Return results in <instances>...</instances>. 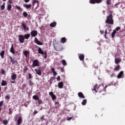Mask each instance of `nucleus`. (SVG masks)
Returning <instances> with one entry per match:
<instances>
[{"label":"nucleus","mask_w":125,"mask_h":125,"mask_svg":"<svg viewBox=\"0 0 125 125\" xmlns=\"http://www.w3.org/2000/svg\"><path fill=\"white\" fill-rule=\"evenodd\" d=\"M105 24H109V25H114L113 14H110L109 16L106 17V19L105 21Z\"/></svg>","instance_id":"1"},{"label":"nucleus","mask_w":125,"mask_h":125,"mask_svg":"<svg viewBox=\"0 0 125 125\" xmlns=\"http://www.w3.org/2000/svg\"><path fill=\"white\" fill-rule=\"evenodd\" d=\"M40 66V62L38 60V59L35 60L33 62L32 67L33 68H35V67H39Z\"/></svg>","instance_id":"2"},{"label":"nucleus","mask_w":125,"mask_h":125,"mask_svg":"<svg viewBox=\"0 0 125 125\" xmlns=\"http://www.w3.org/2000/svg\"><path fill=\"white\" fill-rule=\"evenodd\" d=\"M9 58L10 59V62L12 63V65H14V64H17L18 63L17 59H16L15 57L13 58L11 56H9Z\"/></svg>","instance_id":"3"},{"label":"nucleus","mask_w":125,"mask_h":125,"mask_svg":"<svg viewBox=\"0 0 125 125\" xmlns=\"http://www.w3.org/2000/svg\"><path fill=\"white\" fill-rule=\"evenodd\" d=\"M103 0H89V2L91 4H95V3H101Z\"/></svg>","instance_id":"4"},{"label":"nucleus","mask_w":125,"mask_h":125,"mask_svg":"<svg viewBox=\"0 0 125 125\" xmlns=\"http://www.w3.org/2000/svg\"><path fill=\"white\" fill-rule=\"evenodd\" d=\"M17 78V75L15 73L13 74V75H11V80L13 81H11V83H15V81L16 79Z\"/></svg>","instance_id":"5"},{"label":"nucleus","mask_w":125,"mask_h":125,"mask_svg":"<svg viewBox=\"0 0 125 125\" xmlns=\"http://www.w3.org/2000/svg\"><path fill=\"white\" fill-rule=\"evenodd\" d=\"M19 41L21 43H24V41H25V38L24 35H19Z\"/></svg>","instance_id":"6"},{"label":"nucleus","mask_w":125,"mask_h":125,"mask_svg":"<svg viewBox=\"0 0 125 125\" xmlns=\"http://www.w3.org/2000/svg\"><path fill=\"white\" fill-rule=\"evenodd\" d=\"M34 42L35 43H37L38 45H43V43L38 38H35L34 40Z\"/></svg>","instance_id":"7"},{"label":"nucleus","mask_w":125,"mask_h":125,"mask_svg":"<svg viewBox=\"0 0 125 125\" xmlns=\"http://www.w3.org/2000/svg\"><path fill=\"white\" fill-rule=\"evenodd\" d=\"M55 48L57 51H62V50H63V46L58 45Z\"/></svg>","instance_id":"8"},{"label":"nucleus","mask_w":125,"mask_h":125,"mask_svg":"<svg viewBox=\"0 0 125 125\" xmlns=\"http://www.w3.org/2000/svg\"><path fill=\"white\" fill-rule=\"evenodd\" d=\"M30 34L31 37L35 38V37H37V36H38V31L33 30L31 32Z\"/></svg>","instance_id":"9"},{"label":"nucleus","mask_w":125,"mask_h":125,"mask_svg":"<svg viewBox=\"0 0 125 125\" xmlns=\"http://www.w3.org/2000/svg\"><path fill=\"white\" fill-rule=\"evenodd\" d=\"M23 123V120H22V117L20 116L18 118V119L17 120V125H20L21 124V123Z\"/></svg>","instance_id":"10"},{"label":"nucleus","mask_w":125,"mask_h":125,"mask_svg":"<svg viewBox=\"0 0 125 125\" xmlns=\"http://www.w3.org/2000/svg\"><path fill=\"white\" fill-rule=\"evenodd\" d=\"M34 71L37 75L42 76V70L41 69H35Z\"/></svg>","instance_id":"11"},{"label":"nucleus","mask_w":125,"mask_h":125,"mask_svg":"<svg viewBox=\"0 0 125 125\" xmlns=\"http://www.w3.org/2000/svg\"><path fill=\"white\" fill-rule=\"evenodd\" d=\"M10 52L12 53V54H15V50L14 49V45H13V44H11Z\"/></svg>","instance_id":"12"},{"label":"nucleus","mask_w":125,"mask_h":125,"mask_svg":"<svg viewBox=\"0 0 125 125\" xmlns=\"http://www.w3.org/2000/svg\"><path fill=\"white\" fill-rule=\"evenodd\" d=\"M23 6L25 7L26 9H31L32 4H23Z\"/></svg>","instance_id":"13"},{"label":"nucleus","mask_w":125,"mask_h":125,"mask_svg":"<svg viewBox=\"0 0 125 125\" xmlns=\"http://www.w3.org/2000/svg\"><path fill=\"white\" fill-rule=\"evenodd\" d=\"M49 94L51 96L52 100H55L56 99V96L53 93V92H50Z\"/></svg>","instance_id":"14"},{"label":"nucleus","mask_w":125,"mask_h":125,"mask_svg":"<svg viewBox=\"0 0 125 125\" xmlns=\"http://www.w3.org/2000/svg\"><path fill=\"white\" fill-rule=\"evenodd\" d=\"M122 62V59L121 58H118L115 59V64H119V63H121Z\"/></svg>","instance_id":"15"},{"label":"nucleus","mask_w":125,"mask_h":125,"mask_svg":"<svg viewBox=\"0 0 125 125\" xmlns=\"http://www.w3.org/2000/svg\"><path fill=\"white\" fill-rule=\"evenodd\" d=\"M79 58L81 61L84 60V55L83 54H80L79 55Z\"/></svg>","instance_id":"16"},{"label":"nucleus","mask_w":125,"mask_h":125,"mask_svg":"<svg viewBox=\"0 0 125 125\" xmlns=\"http://www.w3.org/2000/svg\"><path fill=\"white\" fill-rule=\"evenodd\" d=\"M36 47H38V53H39L40 54H42V55L44 54V52H43V51L42 50V48H41L40 47H39L37 45H36Z\"/></svg>","instance_id":"17"},{"label":"nucleus","mask_w":125,"mask_h":125,"mask_svg":"<svg viewBox=\"0 0 125 125\" xmlns=\"http://www.w3.org/2000/svg\"><path fill=\"white\" fill-rule=\"evenodd\" d=\"M99 89V87H98V85L97 84H96L92 89L93 91H95V92H97V90Z\"/></svg>","instance_id":"18"},{"label":"nucleus","mask_w":125,"mask_h":125,"mask_svg":"<svg viewBox=\"0 0 125 125\" xmlns=\"http://www.w3.org/2000/svg\"><path fill=\"white\" fill-rule=\"evenodd\" d=\"M63 85H64V84L62 82L59 83L58 84V86L59 88H63Z\"/></svg>","instance_id":"19"},{"label":"nucleus","mask_w":125,"mask_h":125,"mask_svg":"<svg viewBox=\"0 0 125 125\" xmlns=\"http://www.w3.org/2000/svg\"><path fill=\"white\" fill-rule=\"evenodd\" d=\"M124 75V71H121L117 75V79H121Z\"/></svg>","instance_id":"20"},{"label":"nucleus","mask_w":125,"mask_h":125,"mask_svg":"<svg viewBox=\"0 0 125 125\" xmlns=\"http://www.w3.org/2000/svg\"><path fill=\"white\" fill-rule=\"evenodd\" d=\"M4 54H5L4 50H2L0 53V56L1 57L2 59H3V58H4Z\"/></svg>","instance_id":"21"},{"label":"nucleus","mask_w":125,"mask_h":125,"mask_svg":"<svg viewBox=\"0 0 125 125\" xmlns=\"http://www.w3.org/2000/svg\"><path fill=\"white\" fill-rule=\"evenodd\" d=\"M7 84V82H6V81L2 80V82L1 83V85L2 86H5Z\"/></svg>","instance_id":"22"},{"label":"nucleus","mask_w":125,"mask_h":125,"mask_svg":"<svg viewBox=\"0 0 125 125\" xmlns=\"http://www.w3.org/2000/svg\"><path fill=\"white\" fill-rule=\"evenodd\" d=\"M23 54L26 58H29V57L30 56V55H29V52L28 51H24Z\"/></svg>","instance_id":"23"},{"label":"nucleus","mask_w":125,"mask_h":125,"mask_svg":"<svg viewBox=\"0 0 125 125\" xmlns=\"http://www.w3.org/2000/svg\"><path fill=\"white\" fill-rule=\"evenodd\" d=\"M78 96L79 97H80V98H83V99H84V96L83 95V94L82 92H79L78 93Z\"/></svg>","instance_id":"24"},{"label":"nucleus","mask_w":125,"mask_h":125,"mask_svg":"<svg viewBox=\"0 0 125 125\" xmlns=\"http://www.w3.org/2000/svg\"><path fill=\"white\" fill-rule=\"evenodd\" d=\"M120 69H121V66H120V65H117V67L114 68V72H117L118 71H119V70H120Z\"/></svg>","instance_id":"25"},{"label":"nucleus","mask_w":125,"mask_h":125,"mask_svg":"<svg viewBox=\"0 0 125 125\" xmlns=\"http://www.w3.org/2000/svg\"><path fill=\"white\" fill-rule=\"evenodd\" d=\"M11 8H12V6L10 4H8L7 6V9L8 11H11Z\"/></svg>","instance_id":"26"},{"label":"nucleus","mask_w":125,"mask_h":125,"mask_svg":"<svg viewBox=\"0 0 125 125\" xmlns=\"http://www.w3.org/2000/svg\"><path fill=\"white\" fill-rule=\"evenodd\" d=\"M56 25H57V22H51L50 24V26L54 27H55L56 26Z\"/></svg>","instance_id":"27"},{"label":"nucleus","mask_w":125,"mask_h":125,"mask_svg":"<svg viewBox=\"0 0 125 125\" xmlns=\"http://www.w3.org/2000/svg\"><path fill=\"white\" fill-rule=\"evenodd\" d=\"M23 37L24 38V39H25V40H29V38L31 37V35H30V34H27L24 35Z\"/></svg>","instance_id":"28"},{"label":"nucleus","mask_w":125,"mask_h":125,"mask_svg":"<svg viewBox=\"0 0 125 125\" xmlns=\"http://www.w3.org/2000/svg\"><path fill=\"white\" fill-rule=\"evenodd\" d=\"M51 72L53 73V75L54 76H55L57 75V72H56V71H55V69H54V68H52L51 69Z\"/></svg>","instance_id":"29"},{"label":"nucleus","mask_w":125,"mask_h":125,"mask_svg":"<svg viewBox=\"0 0 125 125\" xmlns=\"http://www.w3.org/2000/svg\"><path fill=\"white\" fill-rule=\"evenodd\" d=\"M61 42H62V43H65V42H66V38L65 37H62V39H61Z\"/></svg>","instance_id":"30"},{"label":"nucleus","mask_w":125,"mask_h":125,"mask_svg":"<svg viewBox=\"0 0 125 125\" xmlns=\"http://www.w3.org/2000/svg\"><path fill=\"white\" fill-rule=\"evenodd\" d=\"M117 32H116V30H113V31L112 32V34H111V37L114 39V38H115V36Z\"/></svg>","instance_id":"31"},{"label":"nucleus","mask_w":125,"mask_h":125,"mask_svg":"<svg viewBox=\"0 0 125 125\" xmlns=\"http://www.w3.org/2000/svg\"><path fill=\"white\" fill-rule=\"evenodd\" d=\"M4 8H5V3H3L0 6L1 10H4Z\"/></svg>","instance_id":"32"},{"label":"nucleus","mask_w":125,"mask_h":125,"mask_svg":"<svg viewBox=\"0 0 125 125\" xmlns=\"http://www.w3.org/2000/svg\"><path fill=\"white\" fill-rule=\"evenodd\" d=\"M62 62L63 66H67V62H66V61L65 60H62Z\"/></svg>","instance_id":"33"},{"label":"nucleus","mask_w":125,"mask_h":125,"mask_svg":"<svg viewBox=\"0 0 125 125\" xmlns=\"http://www.w3.org/2000/svg\"><path fill=\"white\" fill-rule=\"evenodd\" d=\"M22 15L24 16V17L26 18L28 16V13H27V12L24 11L22 13Z\"/></svg>","instance_id":"34"},{"label":"nucleus","mask_w":125,"mask_h":125,"mask_svg":"<svg viewBox=\"0 0 125 125\" xmlns=\"http://www.w3.org/2000/svg\"><path fill=\"white\" fill-rule=\"evenodd\" d=\"M40 98L37 95H34L33 96V99H34V100H38Z\"/></svg>","instance_id":"35"},{"label":"nucleus","mask_w":125,"mask_h":125,"mask_svg":"<svg viewBox=\"0 0 125 125\" xmlns=\"http://www.w3.org/2000/svg\"><path fill=\"white\" fill-rule=\"evenodd\" d=\"M16 8L18 9L19 11H22V8L19 6H16Z\"/></svg>","instance_id":"36"},{"label":"nucleus","mask_w":125,"mask_h":125,"mask_svg":"<svg viewBox=\"0 0 125 125\" xmlns=\"http://www.w3.org/2000/svg\"><path fill=\"white\" fill-rule=\"evenodd\" d=\"M86 102H87L86 100H85V99L83 100V101L82 103V105H85L86 104Z\"/></svg>","instance_id":"37"},{"label":"nucleus","mask_w":125,"mask_h":125,"mask_svg":"<svg viewBox=\"0 0 125 125\" xmlns=\"http://www.w3.org/2000/svg\"><path fill=\"white\" fill-rule=\"evenodd\" d=\"M28 69V67L25 66L24 69H23V74H26V73H27V70Z\"/></svg>","instance_id":"38"},{"label":"nucleus","mask_w":125,"mask_h":125,"mask_svg":"<svg viewBox=\"0 0 125 125\" xmlns=\"http://www.w3.org/2000/svg\"><path fill=\"white\" fill-rule=\"evenodd\" d=\"M21 27H22V28L24 31L26 30V25H25V23H22L21 25Z\"/></svg>","instance_id":"39"},{"label":"nucleus","mask_w":125,"mask_h":125,"mask_svg":"<svg viewBox=\"0 0 125 125\" xmlns=\"http://www.w3.org/2000/svg\"><path fill=\"white\" fill-rule=\"evenodd\" d=\"M55 105H57L56 106V108H57V107H60V105L59 104V102H58V101H57V102H55Z\"/></svg>","instance_id":"40"},{"label":"nucleus","mask_w":125,"mask_h":125,"mask_svg":"<svg viewBox=\"0 0 125 125\" xmlns=\"http://www.w3.org/2000/svg\"><path fill=\"white\" fill-rule=\"evenodd\" d=\"M5 98H6V99H7V100H9V99H10V95L7 94L5 96Z\"/></svg>","instance_id":"41"},{"label":"nucleus","mask_w":125,"mask_h":125,"mask_svg":"<svg viewBox=\"0 0 125 125\" xmlns=\"http://www.w3.org/2000/svg\"><path fill=\"white\" fill-rule=\"evenodd\" d=\"M34 82H33V81L29 80V85H30L31 86H33V85H34Z\"/></svg>","instance_id":"42"},{"label":"nucleus","mask_w":125,"mask_h":125,"mask_svg":"<svg viewBox=\"0 0 125 125\" xmlns=\"http://www.w3.org/2000/svg\"><path fill=\"white\" fill-rule=\"evenodd\" d=\"M38 104L41 105V104H42V100H40V99H38Z\"/></svg>","instance_id":"43"},{"label":"nucleus","mask_w":125,"mask_h":125,"mask_svg":"<svg viewBox=\"0 0 125 125\" xmlns=\"http://www.w3.org/2000/svg\"><path fill=\"white\" fill-rule=\"evenodd\" d=\"M120 30H121V27L120 26H118V27H116L115 30H114L113 31H115V32H118V31H119Z\"/></svg>","instance_id":"44"},{"label":"nucleus","mask_w":125,"mask_h":125,"mask_svg":"<svg viewBox=\"0 0 125 125\" xmlns=\"http://www.w3.org/2000/svg\"><path fill=\"white\" fill-rule=\"evenodd\" d=\"M3 124L5 125H6L7 124H8V121L7 120H3Z\"/></svg>","instance_id":"45"},{"label":"nucleus","mask_w":125,"mask_h":125,"mask_svg":"<svg viewBox=\"0 0 125 125\" xmlns=\"http://www.w3.org/2000/svg\"><path fill=\"white\" fill-rule=\"evenodd\" d=\"M107 34H108V32H107V29H106L105 30V32H104V38H105V39H107V37L106 36V35H107Z\"/></svg>","instance_id":"46"},{"label":"nucleus","mask_w":125,"mask_h":125,"mask_svg":"<svg viewBox=\"0 0 125 125\" xmlns=\"http://www.w3.org/2000/svg\"><path fill=\"white\" fill-rule=\"evenodd\" d=\"M106 4L108 5L111 4V0H106Z\"/></svg>","instance_id":"47"},{"label":"nucleus","mask_w":125,"mask_h":125,"mask_svg":"<svg viewBox=\"0 0 125 125\" xmlns=\"http://www.w3.org/2000/svg\"><path fill=\"white\" fill-rule=\"evenodd\" d=\"M5 73V71L4 70V69H2L1 70V74H2V75H4Z\"/></svg>","instance_id":"48"},{"label":"nucleus","mask_w":125,"mask_h":125,"mask_svg":"<svg viewBox=\"0 0 125 125\" xmlns=\"http://www.w3.org/2000/svg\"><path fill=\"white\" fill-rule=\"evenodd\" d=\"M33 6L35 5V3H37V2H39V1L37 0H34L33 1Z\"/></svg>","instance_id":"49"},{"label":"nucleus","mask_w":125,"mask_h":125,"mask_svg":"<svg viewBox=\"0 0 125 125\" xmlns=\"http://www.w3.org/2000/svg\"><path fill=\"white\" fill-rule=\"evenodd\" d=\"M32 79V74L28 73V79L30 80Z\"/></svg>","instance_id":"50"},{"label":"nucleus","mask_w":125,"mask_h":125,"mask_svg":"<svg viewBox=\"0 0 125 125\" xmlns=\"http://www.w3.org/2000/svg\"><path fill=\"white\" fill-rule=\"evenodd\" d=\"M61 71L62 73H64L65 72V70H64V68L61 67Z\"/></svg>","instance_id":"51"},{"label":"nucleus","mask_w":125,"mask_h":125,"mask_svg":"<svg viewBox=\"0 0 125 125\" xmlns=\"http://www.w3.org/2000/svg\"><path fill=\"white\" fill-rule=\"evenodd\" d=\"M3 104V101L0 102V107H1V106H2Z\"/></svg>","instance_id":"52"},{"label":"nucleus","mask_w":125,"mask_h":125,"mask_svg":"<svg viewBox=\"0 0 125 125\" xmlns=\"http://www.w3.org/2000/svg\"><path fill=\"white\" fill-rule=\"evenodd\" d=\"M72 119H73V117H68L67 118V121H71V120H72Z\"/></svg>","instance_id":"53"},{"label":"nucleus","mask_w":125,"mask_h":125,"mask_svg":"<svg viewBox=\"0 0 125 125\" xmlns=\"http://www.w3.org/2000/svg\"><path fill=\"white\" fill-rule=\"evenodd\" d=\"M44 55H45L44 58L45 59H46V57H47V56L46 52H45L44 53Z\"/></svg>","instance_id":"54"},{"label":"nucleus","mask_w":125,"mask_h":125,"mask_svg":"<svg viewBox=\"0 0 125 125\" xmlns=\"http://www.w3.org/2000/svg\"><path fill=\"white\" fill-rule=\"evenodd\" d=\"M9 115H11V114H12V111H11V109H10V108H9Z\"/></svg>","instance_id":"55"},{"label":"nucleus","mask_w":125,"mask_h":125,"mask_svg":"<svg viewBox=\"0 0 125 125\" xmlns=\"http://www.w3.org/2000/svg\"><path fill=\"white\" fill-rule=\"evenodd\" d=\"M61 79V78H60V76H58V77L57 78V79L59 82V81H60Z\"/></svg>","instance_id":"56"},{"label":"nucleus","mask_w":125,"mask_h":125,"mask_svg":"<svg viewBox=\"0 0 125 125\" xmlns=\"http://www.w3.org/2000/svg\"><path fill=\"white\" fill-rule=\"evenodd\" d=\"M36 114H38V111L35 110L33 112V115H36Z\"/></svg>","instance_id":"57"},{"label":"nucleus","mask_w":125,"mask_h":125,"mask_svg":"<svg viewBox=\"0 0 125 125\" xmlns=\"http://www.w3.org/2000/svg\"><path fill=\"white\" fill-rule=\"evenodd\" d=\"M100 32L102 35H103V34H104V31L103 30H100Z\"/></svg>","instance_id":"58"},{"label":"nucleus","mask_w":125,"mask_h":125,"mask_svg":"<svg viewBox=\"0 0 125 125\" xmlns=\"http://www.w3.org/2000/svg\"><path fill=\"white\" fill-rule=\"evenodd\" d=\"M12 0H8L9 3H13V2H12Z\"/></svg>","instance_id":"59"},{"label":"nucleus","mask_w":125,"mask_h":125,"mask_svg":"<svg viewBox=\"0 0 125 125\" xmlns=\"http://www.w3.org/2000/svg\"><path fill=\"white\" fill-rule=\"evenodd\" d=\"M22 88H25L26 87V84H23L22 85Z\"/></svg>","instance_id":"60"},{"label":"nucleus","mask_w":125,"mask_h":125,"mask_svg":"<svg viewBox=\"0 0 125 125\" xmlns=\"http://www.w3.org/2000/svg\"><path fill=\"white\" fill-rule=\"evenodd\" d=\"M114 76H115V74L112 73V74L110 75V77H111V78H113V77H114Z\"/></svg>","instance_id":"61"},{"label":"nucleus","mask_w":125,"mask_h":125,"mask_svg":"<svg viewBox=\"0 0 125 125\" xmlns=\"http://www.w3.org/2000/svg\"><path fill=\"white\" fill-rule=\"evenodd\" d=\"M25 2H29V1H30V0H24Z\"/></svg>","instance_id":"62"},{"label":"nucleus","mask_w":125,"mask_h":125,"mask_svg":"<svg viewBox=\"0 0 125 125\" xmlns=\"http://www.w3.org/2000/svg\"><path fill=\"white\" fill-rule=\"evenodd\" d=\"M107 86H107V85H106L105 87H104V91H105V89H106V88H107Z\"/></svg>","instance_id":"63"},{"label":"nucleus","mask_w":125,"mask_h":125,"mask_svg":"<svg viewBox=\"0 0 125 125\" xmlns=\"http://www.w3.org/2000/svg\"><path fill=\"white\" fill-rule=\"evenodd\" d=\"M48 83H50V84H51L52 83L51 80H48Z\"/></svg>","instance_id":"64"}]
</instances>
